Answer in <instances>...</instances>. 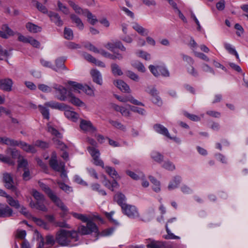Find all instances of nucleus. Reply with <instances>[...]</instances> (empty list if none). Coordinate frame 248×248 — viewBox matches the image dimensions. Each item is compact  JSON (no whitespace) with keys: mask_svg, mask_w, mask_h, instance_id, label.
Wrapping results in <instances>:
<instances>
[{"mask_svg":"<svg viewBox=\"0 0 248 248\" xmlns=\"http://www.w3.org/2000/svg\"><path fill=\"white\" fill-rule=\"evenodd\" d=\"M131 65L134 68L137 69L139 72L144 73L146 71V68L143 64L138 61H132L131 62Z\"/></svg>","mask_w":248,"mask_h":248,"instance_id":"30","label":"nucleus"},{"mask_svg":"<svg viewBox=\"0 0 248 248\" xmlns=\"http://www.w3.org/2000/svg\"><path fill=\"white\" fill-rule=\"evenodd\" d=\"M149 179L151 182L154 185L153 187V190L155 192H159L161 190L160 182L152 176H149Z\"/></svg>","mask_w":248,"mask_h":248,"instance_id":"28","label":"nucleus"},{"mask_svg":"<svg viewBox=\"0 0 248 248\" xmlns=\"http://www.w3.org/2000/svg\"><path fill=\"white\" fill-rule=\"evenodd\" d=\"M1 30L7 35L8 38L14 34L13 31L7 25H3L1 27Z\"/></svg>","mask_w":248,"mask_h":248,"instance_id":"52","label":"nucleus"},{"mask_svg":"<svg viewBox=\"0 0 248 248\" xmlns=\"http://www.w3.org/2000/svg\"><path fill=\"white\" fill-rule=\"evenodd\" d=\"M72 215L75 218L81 220L83 222H86V226L81 225L78 227V231L82 235H87L94 232L97 235L99 234V231L96 224L90 220L85 215L72 213Z\"/></svg>","mask_w":248,"mask_h":248,"instance_id":"1","label":"nucleus"},{"mask_svg":"<svg viewBox=\"0 0 248 248\" xmlns=\"http://www.w3.org/2000/svg\"><path fill=\"white\" fill-rule=\"evenodd\" d=\"M44 105L46 107L61 110H65L66 108H67V106L64 104L60 103L54 101L46 102Z\"/></svg>","mask_w":248,"mask_h":248,"instance_id":"12","label":"nucleus"},{"mask_svg":"<svg viewBox=\"0 0 248 248\" xmlns=\"http://www.w3.org/2000/svg\"><path fill=\"white\" fill-rule=\"evenodd\" d=\"M50 199L63 211L66 212L68 209L67 207L64 204L62 200L54 193L49 197Z\"/></svg>","mask_w":248,"mask_h":248,"instance_id":"14","label":"nucleus"},{"mask_svg":"<svg viewBox=\"0 0 248 248\" xmlns=\"http://www.w3.org/2000/svg\"><path fill=\"white\" fill-rule=\"evenodd\" d=\"M106 172L111 177H113L117 175V172L115 170L110 167H106Z\"/></svg>","mask_w":248,"mask_h":248,"instance_id":"60","label":"nucleus"},{"mask_svg":"<svg viewBox=\"0 0 248 248\" xmlns=\"http://www.w3.org/2000/svg\"><path fill=\"white\" fill-rule=\"evenodd\" d=\"M68 84L72 87L74 91H78L79 90L84 89V86L76 82L69 81Z\"/></svg>","mask_w":248,"mask_h":248,"instance_id":"44","label":"nucleus"},{"mask_svg":"<svg viewBox=\"0 0 248 248\" xmlns=\"http://www.w3.org/2000/svg\"><path fill=\"white\" fill-rule=\"evenodd\" d=\"M49 165L50 167L56 171H60L62 170L65 168V164L63 162H58L57 160L54 161H49Z\"/></svg>","mask_w":248,"mask_h":248,"instance_id":"22","label":"nucleus"},{"mask_svg":"<svg viewBox=\"0 0 248 248\" xmlns=\"http://www.w3.org/2000/svg\"><path fill=\"white\" fill-rule=\"evenodd\" d=\"M46 107H44L42 105H39L38 108L43 115L44 118L46 119L47 120H49V110L47 109Z\"/></svg>","mask_w":248,"mask_h":248,"instance_id":"36","label":"nucleus"},{"mask_svg":"<svg viewBox=\"0 0 248 248\" xmlns=\"http://www.w3.org/2000/svg\"><path fill=\"white\" fill-rule=\"evenodd\" d=\"M176 220V218L173 217L168 221L166 225V229L168 234L165 237L166 239H179L180 237L175 235L173 233H171L170 231L168 229V224L172 223Z\"/></svg>","mask_w":248,"mask_h":248,"instance_id":"18","label":"nucleus"},{"mask_svg":"<svg viewBox=\"0 0 248 248\" xmlns=\"http://www.w3.org/2000/svg\"><path fill=\"white\" fill-rule=\"evenodd\" d=\"M181 182V177L178 176H175L173 180L170 182L169 186L168 189L170 190L175 189L177 187Z\"/></svg>","mask_w":248,"mask_h":248,"instance_id":"26","label":"nucleus"},{"mask_svg":"<svg viewBox=\"0 0 248 248\" xmlns=\"http://www.w3.org/2000/svg\"><path fill=\"white\" fill-rule=\"evenodd\" d=\"M136 54L139 57L146 61H148L151 59V55L147 52L143 50H138L136 52Z\"/></svg>","mask_w":248,"mask_h":248,"instance_id":"43","label":"nucleus"},{"mask_svg":"<svg viewBox=\"0 0 248 248\" xmlns=\"http://www.w3.org/2000/svg\"><path fill=\"white\" fill-rule=\"evenodd\" d=\"M162 167L170 171H172L175 169L174 165L170 161H165L163 164Z\"/></svg>","mask_w":248,"mask_h":248,"instance_id":"46","label":"nucleus"},{"mask_svg":"<svg viewBox=\"0 0 248 248\" xmlns=\"http://www.w3.org/2000/svg\"><path fill=\"white\" fill-rule=\"evenodd\" d=\"M91 74L93 78V80L95 83H97L99 85L102 84V77L100 73L96 70H92L91 71Z\"/></svg>","mask_w":248,"mask_h":248,"instance_id":"19","label":"nucleus"},{"mask_svg":"<svg viewBox=\"0 0 248 248\" xmlns=\"http://www.w3.org/2000/svg\"><path fill=\"white\" fill-rule=\"evenodd\" d=\"M13 81L10 78L0 79V89L4 92H11L12 90Z\"/></svg>","mask_w":248,"mask_h":248,"instance_id":"8","label":"nucleus"},{"mask_svg":"<svg viewBox=\"0 0 248 248\" xmlns=\"http://www.w3.org/2000/svg\"><path fill=\"white\" fill-rule=\"evenodd\" d=\"M28 163L27 160L26 159L22 158L18 161V167L19 168H23L24 170L27 168Z\"/></svg>","mask_w":248,"mask_h":248,"instance_id":"59","label":"nucleus"},{"mask_svg":"<svg viewBox=\"0 0 248 248\" xmlns=\"http://www.w3.org/2000/svg\"><path fill=\"white\" fill-rule=\"evenodd\" d=\"M59 138H53L52 141L56 145L57 148L61 149L62 151H64L67 148L66 145L61 140L59 139Z\"/></svg>","mask_w":248,"mask_h":248,"instance_id":"34","label":"nucleus"},{"mask_svg":"<svg viewBox=\"0 0 248 248\" xmlns=\"http://www.w3.org/2000/svg\"><path fill=\"white\" fill-rule=\"evenodd\" d=\"M105 48L111 51H113L115 48H118L122 51H125L126 48L123 46L120 41H111L104 45Z\"/></svg>","mask_w":248,"mask_h":248,"instance_id":"7","label":"nucleus"},{"mask_svg":"<svg viewBox=\"0 0 248 248\" xmlns=\"http://www.w3.org/2000/svg\"><path fill=\"white\" fill-rule=\"evenodd\" d=\"M68 3L69 5L73 9L75 12L78 15H84L85 13V11L87 10V9H82L73 1L69 0L68 1Z\"/></svg>","mask_w":248,"mask_h":248,"instance_id":"23","label":"nucleus"},{"mask_svg":"<svg viewBox=\"0 0 248 248\" xmlns=\"http://www.w3.org/2000/svg\"><path fill=\"white\" fill-rule=\"evenodd\" d=\"M126 75L127 77L134 81H138L139 80V77L138 75L131 71H126Z\"/></svg>","mask_w":248,"mask_h":248,"instance_id":"48","label":"nucleus"},{"mask_svg":"<svg viewBox=\"0 0 248 248\" xmlns=\"http://www.w3.org/2000/svg\"><path fill=\"white\" fill-rule=\"evenodd\" d=\"M48 132H50L52 135L55 136L56 138L62 139V134L54 127L51 125L48 126Z\"/></svg>","mask_w":248,"mask_h":248,"instance_id":"41","label":"nucleus"},{"mask_svg":"<svg viewBox=\"0 0 248 248\" xmlns=\"http://www.w3.org/2000/svg\"><path fill=\"white\" fill-rule=\"evenodd\" d=\"M87 150L93 158V164L96 166H99L102 168H104L103 161L99 157L100 155L99 150L95 148L91 147L90 146L87 147Z\"/></svg>","mask_w":248,"mask_h":248,"instance_id":"5","label":"nucleus"},{"mask_svg":"<svg viewBox=\"0 0 248 248\" xmlns=\"http://www.w3.org/2000/svg\"><path fill=\"white\" fill-rule=\"evenodd\" d=\"M158 68L160 75L161 74V75L164 77L169 76L170 73L168 70L165 67L158 65Z\"/></svg>","mask_w":248,"mask_h":248,"instance_id":"58","label":"nucleus"},{"mask_svg":"<svg viewBox=\"0 0 248 248\" xmlns=\"http://www.w3.org/2000/svg\"><path fill=\"white\" fill-rule=\"evenodd\" d=\"M126 173L130 177H131L133 179L137 180L140 179L142 177H144V175L141 173V175L140 176L138 174L135 173V172L130 171V170H127L126 171Z\"/></svg>","mask_w":248,"mask_h":248,"instance_id":"51","label":"nucleus"},{"mask_svg":"<svg viewBox=\"0 0 248 248\" xmlns=\"http://www.w3.org/2000/svg\"><path fill=\"white\" fill-rule=\"evenodd\" d=\"M30 205L31 208H34L43 212H46L47 211V208L44 204V201H38L36 202L31 201L30 203Z\"/></svg>","mask_w":248,"mask_h":248,"instance_id":"20","label":"nucleus"},{"mask_svg":"<svg viewBox=\"0 0 248 248\" xmlns=\"http://www.w3.org/2000/svg\"><path fill=\"white\" fill-rule=\"evenodd\" d=\"M152 158L155 162L160 163L164 159V156L160 153L156 151H153L151 155Z\"/></svg>","mask_w":248,"mask_h":248,"instance_id":"31","label":"nucleus"},{"mask_svg":"<svg viewBox=\"0 0 248 248\" xmlns=\"http://www.w3.org/2000/svg\"><path fill=\"white\" fill-rule=\"evenodd\" d=\"M64 37L67 40H72L74 38L73 31L70 29L65 27L64 29Z\"/></svg>","mask_w":248,"mask_h":248,"instance_id":"42","label":"nucleus"},{"mask_svg":"<svg viewBox=\"0 0 248 248\" xmlns=\"http://www.w3.org/2000/svg\"><path fill=\"white\" fill-rule=\"evenodd\" d=\"M153 128L156 132L163 135H164L170 139H173L174 140L176 141V140L177 139L176 138H172L170 136V134L167 128L164 127L163 125L160 124H154Z\"/></svg>","mask_w":248,"mask_h":248,"instance_id":"10","label":"nucleus"},{"mask_svg":"<svg viewBox=\"0 0 248 248\" xmlns=\"http://www.w3.org/2000/svg\"><path fill=\"white\" fill-rule=\"evenodd\" d=\"M26 27L30 32L32 33H37L40 32L41 31V28L40 27L31 22L27 23Z\"/></svg>","mask_w":248,"mask_h":248,"instance_id":"27","label":"nucleus"},{"mask_svg":"<svg viewBox=\"0 0 248 248\" xmlns=\"http://www.w3.org/2000/svg\"><path fill=\"white\" fill-rule=\"evenodd\" d=\"M122 209L123 213L129 217L136 218L139 217L138 211L135 206L126 204L122 205Z\"/></svg>","mask_w":248,"mask_h":248,"instance_id":"4","label":"nucleus"},{"mask_svg":"<svg viewBox=\"0 0 248 248\" xmlns=\"http://www.w3.org/2000/svg\"><path fill=\"white\" fill-rule=\"evenodd\" d=\"M84 46L90 51H93L95 53H99V50L90 43H85Z\"/></svg>","mask_w":248,"mask_h":248,"instance_id":"53","label":"nucleus"},{"mask_svg":"<svg viewBox=\"0 0 248 248\" xmlns=\"http://www.w3.org/2000/svg\"><path fill=\"white\" fill-rule=\"evenodd\" d=\"M0 161L3 163H7L9 165H13L14 164V162L10 157L4 156L3 155L0 154Z\"/></svg>","mask_w":248,"mask_h":248,"instance_id":"49","label":"nucleus"},{"mask_svg":"<svg viewBox=\"0 0 248 248\" xmlns=\"http://www.w3.org/2000/svg\"><path fill=\"white\" fill-rule=\"evenodd\" d=\"M71 90L68 91L67 96L69 98V101L75 106L81 107L84 106V103L79 98L76 97L71 93Z\"/></svg>","mask_w":248,"mask_h":248,"instance_id":"15","label":"nucleus"},{"mask_svg":"<svg viewBox=\"0 0 248 248\" xmlns=\"http://www.w3.org/2000/svg\"><path fill=\"white\" fill-rule=\"evenodd\" d=\"M184 115L186 117L191 120L193 121H200L201 120V118L199 116L196 115L195 114H190L188 112H185L184 113Z\"/></svg>","mask_w":248,"mask_h":248,"instance_id":"55","label":"nucleus"},{"mask_svg":"<svg viewBox=\"0 0 248 248\" xmlns=\"http://www.w3.org/2000/svg\"><path fill=\"white\" fill-rule=\"evenodd\" d=\"M79 126L81 129L86 133H94L97 131L96 128L90 121L81 119Z\"/></svg>","mask_w":248,"mask_h":248,"instance_id":"6","label":"nucleus"},{"mask_svg":"<svg viewBox=\"0 0 248 248\" xmlns=\"http://www.w3.org/2000/svg\"><path fill=\"white\" fill-rule=\"evenodd\" d=\"M41 187L49 198L54 193V192L45 184H42Z\"/></svg>","mask_w":248,"mask_h":248,"instance_id":"56","label":"nucleus"},{"mask_svg":"<svg viewBox=\"0 0 248 248\" xmlns=\"http://www.w3.org/2000/svg\"><path fill=\"white\" fill-rule=\"evenodd\" d=\"M70 19L72 23H75L77 27L80 30H82L84 28V24L81 19L75 14H71L70 16Z\"/></svg>","mask_w":248,"mask_h":248,"instance_id":"21","label":"nucleus"},{"mask_svg":"<svg viewBox=\"0 0 248 248\" xmlns=\"http://www.w3.org/2000/svg\"><path fill=\"white\" fill-rule=\"evenodd\" d=\"M66 61V59L64 57L59 58L55 61V63L57 68L54 69L57 71L59 69H66L65 66L64 65V62Z\"/></svg>","mask_w":248,"mask_h":248,"instance_id":"24","label":"nucleus"},{"mask_svg":"<svg viewBox=\"0 0 248 248\" xmlns=\"http://www.w3.org/2000/svg\"><path fill=\"white\" fill-rule=\"evenodd\" d=\"M152 101L155 104H156L159 106L162 104V100L158 94H156V96H153Z\"/></svg>","mask_w":248,"mask_h":248,"instance_id":"62","label":"nucleus"},{"mask_svg":"<svg viewBox=\"0 0 248 248\" xmlns=\"http://www.w3.org/2000/svg\"><path fill=\"white\" fill-rule=\"evenodd\" d=\"M34 145L36 147L40 148L42 149H47L49 147V143L41 140H37L35 141L34 142Z\"/></svg>","mask_w":248,"mask_h":248,"instance_id":"39","label":"nucleus"},{"mask_svg":"<svg viewBox=\"0 0 248 248\" xmlns=\"http://www.w3.org/2000/svg\"><path fill=\"white\" fill-rule=\"evenodd\" d=\"M32 196L34 199L38 201H45L44 196L43 194L36 190L33 191Z\"/></svg>","mask_w":248,"mask_h":248,"instance_id":"50","label":"nucleus"},{"mask_svg":"<svg viewBox=\"0 0 248 248\" xmlns=\"http://www.w3.org/2000/svg\"><path fill=\"white\" fill-rule=\"evenodd\" d=\"M149 69L152 73L155 76L158 77L160 75V73L158 70V66H155L153 65H150L149 66Z\"/></svg>","mask_w":248,"mask_h":248,"instance_id":"57","label":"nucleus"},{"mask_svg":"<svg viewBox=\"0 0 248 248\" xmlns=\"http://www.w3.org/2000/svg\"><path fill=\"white\" fill-rule=\"evenodd\" d=\"M114 200L122 207L123 205H125L126 203L124 202L125 197V196L122 193L116 194L114 197Z\"/></svg>","mask_w":248,"mask_h":248,"instance_id":"33","label":"nucleus"},{"mask_svg":"<svg viewBox=\"0 0 248 248\" xmlns=\"http://www.w3.org/2000/svg\"><path fill=\"white\" fill-rule=\"evenodd\" d=\"M7 199V202L12 207H15L16 209L20 208V204L17 200H16L11 196L9 195Z\"/></svg>","mask_w":248,"mask_h":248,"instance_id":"35","label":"nucleus"},{"mask_svg":"<svg viewBox=\"0 0 248 248\" xmlns=\"http://www.w3.org/2000/svg\"><path fill=\"white\" fill-rule=\"evenodd\" d=\"M84 15L87 16L89 22L93 25H94L98 21V20L96 19L95 16L88 9L85 11V13Z\"/></svg>","mask_w":248,"mask_h":248,"instance_id":"32","label":"nucleus"},{"mask_svg":"<svg viewBox=\"0 0 248 248\" xmlns=\"http://www.w3.org/2000/svg\"><path fill=\"white\" fill-rule=\"evenodd\" d=\"M3 182L4 183L5 187L9 189H15L14 185L13 178L10 173L5 172L3 174Z\"/></svg>","mask_w":248,"mask_h":248,"instance_id":"9","label":"nucleus"},{"mask_svg":"<svg viewBox=\"0 0 248 248\" xmlns=\"http://www.w3.org/2000/svg\"><path fill=\"white\" fill-rule=\"evenodd\" d=\"M38 88L40 91L45 93H50L52 91V89L49 86L44 84H39Z\"/></svg>","mask_w":248,"mask_h":248,"instance_id":"54","label":"nucleus"},{"mask_svg":"<svg viewBox=\"0 0 248 248\" xmlns=\"http://www.w3.org/2000/svg\"><path fill=\"white\" fill-rule=\"evenodd\" d=\"M36 7L37 9L43 13H46L47 12V8L42 3L37 1L36 3Z\"/></svg>","mask_w":248,"mask_h":248,"instance_id":"61","label":"nucleus"},{"mask_svg":"<svg viewBox=\"0 0 248 248\" xmlns=\"http://www.w3.org/2000/svg\"><path fill=\"white\" fill-rule=\"evenodd\" d=\"M78 239V234L76 232L62 229L58 232L56 236V242L62 246L70 245L72 240L76 241Z\"/></svg>","mask_w":248,"mask_h":248,"instance_id":"2","label":"nucleus"},{"mask_svg":"<svg viewBox=\"0 0 248 248\" xmlns=\"http://www.w3.org/2000/svg\"><path fill=\"white\" fill-rule=\"evenodd\" d=\"M13 210L7 205L0 203V217H7L12 216Z\"/></svg>","mask_w":248,"mask_h":248,"instance_id":"11","label":"nucleus"},{"mask_svg":"<svg viewBox=\"0 0 248 248\" xmlns=\"http://www.w3.org/2000/svg\"><path fill=\"white\" fill-rule=\"evenodd\" d=\"M48 16L50 20L54 22L57 26H62V25L63 22L58 14L53 12H49Z\"/></svg>","mask_w":248,"mask_h":248,"instance_id":"17","label":"nucleus"},{"mask_svg":"<svg viewBox=\"0 0 248 248\" xmlns=\"http://www.w3.org/2000/svg\"><path fill=\"white\" fill-rule=\"evenodd\" d=\"M52 87L55 90V97L57 99L63 101L67 99L68 91L65 88L56 83L53 84Z\"/></svg>","mask_w":248,"mask_h":248,"instance_id":"3","label":"nucleus"},{"mask_svg":"<svg viewBox=\"0 0 248 248\" xmlns=\"http://www.w3.org/2000/svg\"><path fill=\"white\" fill-rule=\"evenodd\" d=\"M57 5L59 8V10L62 11L63 14L68 15L69 13L68 8L61 1H58L57 2Z\"/></svg>","mask_w":248,"mask_h":248,"instance_id":"47","label":"nucleus"},{"mask_svg":"<svg viewBox=\"0 0 248 248\" xmlns=\"http://www.w3.org/2000/svg\"><path fill=\"white\" fill-rule=\"evenodd\" d=\"M28 43H30L33 46L36 48H38L40 46V43L31 37H29Z\"/></svg>","mask_w":248,"mask_h":248,"instance_id":"63","label":"nucleus"},{"mask_svg":"<svg viewBox=\"0 0 248 248\" xmlns=\"http://www.w3.org/2000/svg\"><path fill=\"white\" fill-rule=\"evenodd\" d=\"M111 68L112 73L115 76H121L123 74L119 65L116 63H112L111 64Z\"/></svg>","mask_w":248,"mask_h":248,"instance_id":"37","label":"nucleus"},{"mask_svg":"<svg viewBox=\"0 0 248 248\" xmlns=\"http://www.w3.org/2000/svg\"><path fill=\"white\" fill-rule=\"evenodd\" d=\"M66 108H67L64 110L65 111L64 115L68 119L71 120L73 122H76L78 118V114L74 111L70 110H67Z\"/></svg>","mask_w":248,"mask_h":248,"instance_id":"25","label":"nucleus"},{"mask_svg":"<svg viewBox=\"0 0 248 248\" xmlns=\"http://www.w3.org/2000/svg\"><path fill=\"white\" fill-rule=\"evenodd\" d=\"M133 28L138 33L142 34H143L146 31L145 29L138 24H135L133 26Z\"/></svg>","mask_w":248,"mask_h":248,"instance_id":"64","label":"nucleus"},{"mask_svg":"<svg viewBox=\"0 0 248 248\" xmlns=\"http://www.w3.org/2000/svg\"><path fill=\"white\" fill-rule=\"evenodd\" d=\"M150 243L147 245V248H162L163 246V243L160 241H156L151 240Z\"/></svg>","mask_w":248,"mask_h":248,"instance_id":"38","label":"nucleus"},{"mask_svg":"<svg viewBox=\"0 0 248 248\" xmlns=\"http://www.w3.org/2000/svg\"><path fill=\"white\" fill-rule=\"evenodd\" d=\"M56 183L58 185L60 189L64 191L67 193H69L73 191L72 188L65 183L61 182L60 180H57Z\"/></svg>","mask_w":248,"mask_h":248,"instance_id":"29","label":"nucleus"},{"mask_svg":"<svg viewBox=\"0 0 248 248\" xmlns=\"http://www.w3.org/2000/svg\"><path fill=\"white\" fill-rule=\"evenodd\" d=\"M109 123L114 127L119 129L120 130L124 131L125 127L120 122L111 120H109Z\"/></svg>","mask_w":248,"mask_h":248,"instance_id":"45","label":"nucleus"},{"mask_svg":"<svg viewBox=\"0 0 248 248\" xmlns=\"http://www.w3.org/2000/svg\"><path fill=\"white\" fill-rule=\"evenodd\" d=\"M3 144L11 146H18V141L5 137Z\"/></svg>","mask_w":248,"mask_h":248,"instance_id":"40","label":"nucleus"},{"mask_svg":"<svg viewBox=\"0 0 248 248\" xmlns=\"http://www.w3.org/2000/svg\"><path fill=\"white\" fill-rule=\"evenodd\" d=\"M99 53L104 57L108 58H109L113 60H121L123 59V55L119 53H115L114 54H111L104 50H99Z\"/></svg>","mask_w":248,"mask_h":248,"instance_id":"13","label":"nucleus"},{"mask_svg":"<svg viewBox=\"0 0 248 248\" xmlns=\"http://www.w3.org/2000/svg\"><path fill=\"white\" fill-rule=\"evenodd\" d=\"M113 84L122 92L129 93L130 91L129 86L122 80L114 81Z\"/></svg>","mask_w":248,"mask_h":248,"instance_id":"16","label":"nucleus"}]
</instances>
